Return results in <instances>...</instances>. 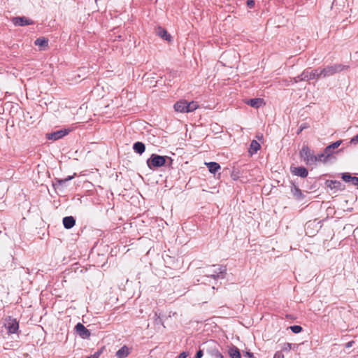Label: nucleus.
<instances>
[{
  "instance_id": "13",
  "label": "nucleus",
  "mask_w": 358,
  "mask_h": 358,
  "mask_svg": "<svg viewBox=\"0 0 358 358\" xmlns=\"http://www.w3.org/2000/svg\"><path fill=\"white\" fill-rule=\"evenodd\" d=\"M75 223H76L75 219L71 216L65 217L63 219L64 226L66 229L72 228L75 225Z\"/></svg>"
},
{
  "instance_id": "7",
  "label": "nucleus",
  "mask_w": 358,
  "mask_h": 358,
  "mask_svg": "<svg viewBox=\"0 0 358 358\" xmlns=\"http://www.w3.org/2000/svg\"><path fill=\"white\" fill-rule=\"evenodd\" d=\"M245 103L247 105H249L255 109H258L261 106L265 105V102H264V99L262 98L247 99L245 101Z\"/></svg>"
},
{
  "instance_id": "41",
  "label": "nucleus",
  "mask_w": 358,
  "mask_h": 358,
  "mask_svg": "<svg viewBox=\"0 0 358 358\" xmlns=\"http://www.w3.org/2000/svg\"><path fill=\"white\" fill-rule=\"evenodd\" d=\"M211 276L213 278H215V275L214 274H212Z\"/></svg>"
},
{
  "instance_id": "5",
  "label": "nucleus",
  "mask_w": 358,
  "mask_h": 358,
  "mask_svg": "<svg viewBox=\"0 0 358 358\" xmlns=\"http://www.w3.org/2000/svg\"><path fill=\"white\" fill-rule=\"evenodd\" d=\"M12 22L15 26H21V27L31 25V24H34V22L32 20H31L27 17H24V16L14 17L12 19Z\"/></svg>"
},
{
  "instance_id": "35",
  "label": "nucleus",
  "mask_w": 358,
  "mask_h": 358,
  "mask_svg": "<svg viewBox=\"0 0 358 358\" xmlns=\"http://www.w3.org/2000/svg\"><path fill=\"white\" fill-rule=\"evenodd\" d=\"M187 355H187L186 352H182V353L179 355L178 358H186V357H187Z\"/></svg>"
},
{
  "instance_id": "15",
  "label": "nucleus",
  "mask_w": 358,
  "mask_h": 358,
  "mask_svg": "<svg viewBox=\"0 0 358 358\" xmlns=\"http://www.w3.org/2000/svg\"><path fill=\"white\" fill-rule=\"evenodd\" d=\"M34 44L37 46L44 48L48 45V40L44 37L38 38L35 41Z\"/></svg>"
},
{
  "instance_id": "21",
  "label": "nucleus",
  "mask_w": 358,
  "mask_h": 358,
  "mask_svg": "<svg viewBox=\"0 0 358 358\" xmlns=\"http://www.w3.org/2000/svg\"><path fill=\"white\" fill-rule=\"evenodd\" d=\"M259 148L260 145L256 141H252L250 145V152L251 153L256 152Z\"/></svg>"
},
{
  "instance_id": "33",
  "label": "nucleus",
  "mask_w": 358,
  "mask_h": 358,
  "mask_svg": "<svg viewBox=\"0 0 358 358\" xmlns=\"http://www.w3.org/2000/svg\"><path fill=\"white\" fill-rule=\"evenodd\" d=\"M299 81H305L304 80H301V74L299 76H298L297 77L294 78V82L295 83H298Z\"/></svg>"
},
{
  "instance_id": "37",
  "label": "nucleus",
  "mask_w": 358,
  "mask_h": 358,
  "mask_svg": "<svg viewBox=\"0 0 358 358\" xmlns=\"http://www.w3.org/2000/svg\"><path fill=\"white\" fill-rule=\"evenodd\" d=\"M358 141V135L352 139V141Z\"/></svg>"
},
{
  "instance_id": "11",
  "label": "nucleus",
  "mask_w": 358,
  "mask_h": 358,
  "mask_svg": "<svg viewBox=\"0 0 358 358\" xmlns=\"http://www.w3.org/2000/svg\"><path fill=\"white\" fill-rule=\"evenodd\" d=\"M292 172L297 176L301 177H306L308 175V171L304 167H291Z\"/></svg>"
},
{
  "instance_id": "10",
  "label": "nucleus",
  "mask_w": 358,
  "mask_h": 358,
  "mask_svg": "<svg viewBox=\"0 0 358 358\" xmlns=\"http://www.w3.org/2000/svg\"><path fill=\"white\" fill-rule=\"evenodd\" d=\"M76 331L78 332V334H79V336L80 337H82L83 338H87L90 335L89 330L84 325H83L80 323H78L76 326Z\"/></svg>"
},
{
  "instance_id": "9",
  "label": "nucleus",
  "mask_w": 358,
  "mask_h": 358,
  "mask_svg": "<svg viewBox=\"0 0 358 358\" xmlns=\"http://www.w3.org/2000/svg\"><path fill=\"white\" fill-rule=\"evenodd\" d=\"M173 108L175 112H185L188 108L187 101L184 99H180L173 105Z\"/></svg>"
},
{
  "instance_id": "16",
  "label": "nucleus",
  "mask_w": 358,
  "mask_h": 358,
  "mask_svg": "<svg viewBox=\"0 0 358 358\" xmlns=\"http://www.w3.org/2000/svg\"><path fill=\"white\" fill-rule=\"evenodd\" d=\"M134 150L136 152L141 155L145 150V145L141 142H136L134 145Z\"/></svg>"
},
{
  "instance_id": "27",
  "label": "nucleus",
  "mask_w": 358,
  "mask_h": 358,
  "mask_svg": "<svg viewBox=\"0 0 358 358\" xmlns=\"http://www.w3.org/2000/svg\"><path fill=\"white\" fill-rule=\"evenodd\" d=\"M255 1L254 0H248L247 6L249 8H252L255 6Z\"/></svg>"
},
{
  "instance_id": "17",
  "label": "nucleus",
  "mask_w": 358,
  "mask_h": 358,
  "mask_svg": "<svg viewBox=\"0 0 358 358\" xmlns=\"http://www.w3.org/2000/svg\"><path fill=\"white\" fill-rule=\"evenodd\" d=\"M8 329L10 333H15L18 329V323L15 320H11L7 324Z\"/></svg>"
},
{
  "instance_id": "8",
  "label": "nucleus",
  "mask_w": 358,
  "mask_h": 358,
  "mask_svg": "<svg viewBox=\"0 0 358 358\" xmlns=\"http://www.w3.org/2000/svg\"><path fill=\"white\" fill-rule=\"evenodd\" d=\"M20 109L19 104L7 101L3 103V112H18Z\"/></svg>"
},
{
  "instance_id": "3",
  "label": "nucleus",
  "mask_w": 358,
  "mask_h": 358,
  "mask_svg": "<svg viewBox=\"0 0 358 358\" xmlns=\"http://www.w3.org/2000/svg\"><path fill=\"white\" fill-rule=\"evenodd\" d=\"M167 159H170L167 157H163L153 154L148 159L147 164L150 169H155L164 165Z\"/></svg>"
},
{
  "instance_id": "26",
  "label": "nucleus",
  "mask_w": 358,
  "mask_h": 358,
  "mask_svg": "<svg viewBox=\"0 0 358 358\" xmlns=\"http://www.w3.org/2000/svg\"><path fill=\"white\" fill-rule=\"evenodd\" d=\"M331 151H332V150L331 149V147H329V146H328L325 148L324 153L325 154V155L327 156V158H329L331 156Z\"/></svg>"
},
{
  "instance_id": "36",
  "label": "nucleus",
  "mask_w": 358,
  "mask_h": 358,
  "mask_svg": "<svg viewBox=\"0 0 358 358\" xmlns=\"http://www.w3.org/2000/svg\"><path fill=\"white\" fill-rule=\"evenodd\" d=\"M88 121V120H86V119H82V120H79V121L77 122V123H80V122H87Z\"/></svg>"
},
{
  "instance_id": "30",
  "label": "nucleus",
  "mask_w": 358,
  "mask_h": 358,
  "mask_svg": "<svg viewBox=\"0 0 358 358\" xmlns=\"http://www.w3.org/2000/svg\"><path fill=\"white\" fill-rule=\"evenodd\" d=\"M273 358H284V355L280 352H277L274 355Z\"/></svg>"
},
{
  "instance_id": "25",
  "label": "nucleus",
  "mask_w": 358,
  "mask_h": 358,
  "mask_svg": "<svg viewBox=\"0 0 358 358\" xmlns=\"http://www.w3.org/2000/svg\"><path fill=\"white\" fill-rule=\"evenodd\" d=\"M290 329L294 333H299L302 331V327L298 325L290 327Z\"/></svg>"
},
{
  "instance_id": "22",
  "label": "nucleus",
  "mask_w": 358,
  "mask_h": 358,
  "mask_svg": "<svg viewBox=\"0 0 358 358\" xmlns=\"http://www.w3.org/2000/svg\"><path fill=\"white\" fill-rule=\"evenodd\" d=\"M24 119L27 124H31L35 122V118L31 115V113H26V115L24 114Z\"/></svg>"
},
{
  "instance_id": "4",
  "label": "nucleus",
  "mask_w": 358,
  "mask_h": 358,
  "mask_svg": "<svg viewBox=\"0 0 358 358\" xmlns=\"http://www.w3.org/2000/svg\"><path fill=\"white\" fill-rule=\"evenodd\" d=\"M321 78V75H320V69L310 70V69H305L301 73V79L304 80L305 81H309L310 80H318Z\"/></svg>"
},
{
  "instance_id": "18",
  "label": "nucleus",
  "mask_w": 358,
  "mask_h": 358,
  "mask_svg": "<svg viewBox=\"0 0 358 358\" xmlns=\"http://www.w3.org/2000/svg\"><path fill=\"white\" fill-rule=\"evenodd\" d=\"M210 173H215L220 169V166L216 162L206 163Z\"/></svg>"
},
{
  "instance_id": "39",
  "label": "nucleus",
  "mask_w": 358,
  "mask_h": 358,
  "mask_svg": "<svg viewBox=\"0 0 358 358\" xmlns=\"http://www.w3.org/2000/svg\"><path fill=\"white\" fill-rule=\"evenodd\" d=\"M71 179V178H67V179H65L64 180H62L61 182H63V181H67L68 180Z\"/></svg>"
},
{
  "instance_id": "19",
  "label": "nucleus",
  "mask_w": 358,
  "mask_h": 358,
  "mask_svg": "<svg viewBox=\"0 0 358 358\" xmlns=\"http://www.w3.org/2000/svg\"><path fill=\"white\" fill-rule=\"evenodd\" d=\"M229 355L231 358H241V353L236 347H232L229 350Z\"/></svg>"
},
{
  "instance_id": "29",
  "label": "nucleus",
  "mask_w": 358,
  "mask_h": 358,
  "mask_svg": "<svg viewBox=\"0 0 358 358\" xmlns=\"http://www.w3.org/2000/svg\"><path fill=\"white\" fill-rule=\"evenodd\" d=\"M101 355V352L98 351L91 356L86 357L85 358H99Z\"/></svg>"
},
{
  "instance_id": "2",
  "label": "nucleus",
  "mask_w": 358,
  "mask_h": 358,
  "mask_svg": "<svg viewBox=\"0 0 358 358\" xmlns=\"http://www.w3.org/2000/svg\"><path fill=\"white\" fill-rule=\"evenodd\" d=\"M300 157L303 159L306 164H314L317 162V156L315 155L310 149L306 145H303L301 150Z\"/></svg>"
},
{
  "instance_id": "34",
  "label": "nucleus",
  "mask_w": 358,
  "mask_h": 358,
  "mask_svg": "<svg viewBox=\"0 0 358 358\" xmlns=\"http://www.w3.org/2000/svg\"><path fill=\"white\" fill-rule=\"evenodd\" d=\"M352 182L358 186V178L355 177L352 179Z\"/></svg>"
},
{
  "instance_id": "31",
  "label": "nucleus",
  "mask_w": 358,
  "mask_h": 358,
  "mask_svg": "<svg viewBox=\"0 0 358 358\" xmlns=\"http://www.w3.org/2000/svg\"><path fill=\"white\" fill-rule=\"evenodd\" d=\"M203 356V351L202 350H199L196 355V357L195 358H201Z\"/></svg>"
},
{
  "instance_id": "20",
  "label": "nucleus",
  "mask_w": 358,
  "mask_h": 358,
  "mask_svg": "<svg viewBox=\"0 0 358 358\" xmlns=\"http://www.w3.org/2000/svg\"><path fill=\"white\" fill-rule=\"evenodd\" d=\"M188 108L185 112H194L195 110L199 108V105L196 101L187 102Z\"/></svg>"
},
{
  "instance_id": "32",
  "label": "nucleus",
  "mask_w": 358,
  "mask_h": 358,
  "mask_svg": "<svg viewBox=\"0 0 358 358\" xmlns=\"http://www.w3.org/2000/svg\"><path fill=\"white\" fill-rule=\"evenodd\" d=\"M299 81H305L304 80H301V74L299 76H298L297 77L294 78V82L295 83H298Z\"/></svg>"
},
{
  "instance_id": "14",
  "label": "nucleus",
  "mask_w": 358,
  "mask_h": 358,
  "mask_svg": "<svg viewBox=\"0 0 358 358\" xmlns=\"http://www.w3.org/2000/svg\"><path fill=\"white\" fill-rule=\"evenodd\" d=\"M129 354V349L127 346H123L121 349H120L117 352L116 355L119 358H125Z\"/></svg>"
},
{
  "instance_id": "24",
  "label": "nucleus",
  "mask_w": 358,
  "mask_h": 358,
  "mask_svg": "<svg viewBox=\"0 0 358 358\" xmlns=\"http://www.w3.org/2000/svg\"><path fill=\"white\" fill-rule=\"evenodd\" d=\"M343 179L345 182H352V179L354 178L351 176L348 173H345L343 174Z\"/></svg>"
},
{
  "instance_id": "23",
  "label": "nucleus",
  "mask_w": 358,
  "mask_h": 358,
  "mask_svg": "<svg viewBox=\"0 0 358 358\" xmlns=\"http://www.w3.org/2000/svg\"><path fill=\"white\" fill-rule=\"evenodd\" d=\"M317 161L322 162H326L328 159L324 152L320 155H318L317 156Z\"/></svg>"
},
{
  "instance_id": "6",
  "label": "nucleus",
  "mask_w": 358,
  "mask_h": 358,
  "mask_svg": "<svg viewBox=\"0 0 358 358\" xmlns=\"http://www.w3.org/2000/svg\"><path fill=\"white\" fill-rule=\"evenodd\" d=\"M69 133V130L68 129H61L54 132L48 133L46 134V137L49 140L56 141L58 140L63 136L67 135Z\"/></svg>"
},
{
  "instance_id": "38",
  "label": "nucleus",
  "mask_w": 358,
  "mask_h": 358,
  "mask_svg": "<svg viewBox=\"0 0 358 358\" xmlns=\"http://www.w3.org/2000/svg\"><path fill=\"white\" fill-rule=\"evenodd\" d=\"M87 107L85 106V104L82 105L80 108V110H83L84 108H87Z\"/></svg>"
},
{
  "instance_id": "12",
  "label": "nucleus",
  "mask_w": 358,
  "mask_h": 358,
  "mask_svg": "<svg viewBox=\"0 0 358 358\" xmlns=\"http://www.w3.org/2000/svg\"><path fill=\"white\" fill-rule=\"evenodd\" d=\"M157 34L159 36H160L162 38L167 41H171V36L169 34H168L167 31L162 27H158L157 30Z\"/></svg>"
},
{
  "instance_id": "1",
  "label": "nucleus",
  "mask_w": 358,
  "mask_h": 358,
  "mask_svg": "<svg viewBox=\"0 0 358 358\" xmlns=\"http://www.w3.org/2000/svg\"><path fill=\"white\" fill-rule=\"evenodd\" d=\"M348 68V66H344L342 64H334L331 66H327L324 69L320 70V75H321V77L323 78L329 77L334 75L336 73L341 72Z\"/></svg>"
},
{
  "instance_id": "40",
  "label": "nucleus",
  "mask_w": 358,
  "mask_h": 358,
  "mask_svg": "<svg viewBox=\"0 0 358 358\" xmlns=\"http://www.w3.org/2000/svg\"><path fill=\"white\" fill-rule=\"evenodd\" d=\"M218 357H219L220 358H222V355L221 354H219V355H218Z\"/></svg>"
},
{
  "instance_id": "28",
  "label": "nucleus",
  "mask_w": 358,
  "mask_h": 358,
  "mask_svg": "<svg viewBox=\"0 0 358 358\" xmlns=\"http://www.w3.org/2000/svg\"><path fill=\"white\" fill-rule=\"evenodd\" d=\"M340 145H341V141H337V142L333 143L332 145H329V147H331V149L333 150V149L337 148Z\"/></svg>"
}]
</instances>
